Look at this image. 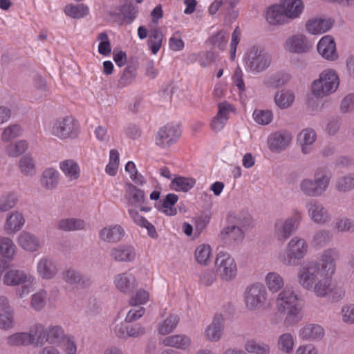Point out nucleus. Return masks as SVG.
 I'll list each match as a JSON object with an SVG mask.
<instances>
[{
    "label": "nucleus",
    "instance_id": "1",
    "mask_svg": "<svg viewBox=\"0 0 354 354\" xmlns=\"http://www.w3.org/2000/svg\"><path fill=\"white\" fill-rule=\"evenodd\" d=\"M339 84V77L335 71H324L319 79L313 82L312 93L317 97H323L334 93Z\"/></svg>",
    "mask_w": 354,
    "mask_h": 354
},
{
    "label": "nucleus",
    "instance_id": "2",
    "mask_svg": "<svg viewBox=\"0 0 354 354\" xmlns=\"http://www.w3.org/2000/svg\"><path fill=\"white\" fill-rule=\"evenodd\" d=\"M50 132L60 140L74 139L80 133V127L73 116L60 117L53 122Z\"/></svg>",
    "mask_w": 354,
    "mask_h": 354
},
{
    "label": "nucleus",
    "instance_id": "3",
    "mask_svg": "<svg viewBox=\"0 0 354 354\" xmlns=\"http://www.w3.org/2000/svg\"><path fill=\"white\" fill-rule=\"evenodd\" d=\"M330 180V176L326 171L317 169L313 180L306 178L300 183V189L308 196L317 197L327 189Z\"/></svg>",
    "mask_w": 354,
    "mask_h": 354
},
{
    "label": "nucleus",
    "instance_id": "4",
    "mask_svg": "<svg viewBox=\"0 0 354 354\" xmlns=\"http://www.w3.org/2000/svg\"><path fill=\"white\" fill-rule=\"evenodd\" d=\"M308 245L304 239L294 237L288 243L286 252L279 255V261L286 266H296L298 260L304 257Z\"/></svg>",
    "mask_w": 354,
    "mask_h": 354
},
{
    "label": "nucleus",
    "instance_id": "5",
    "mask_svg": "<svg viewBox=\"0 0 354 354\" xmlns=\"http://www.w3.org/2000/svg\"><path fill=\"white\" fill-rule=\"evenodd\" d=\"M271 56L263 48L253 46L247 52L245 63L252 71L261 73L269 67L271 64Z\"/></svg>",
    "mask_w": 354,
    "mask_h": 354
},
{
    "label": "nucleus",
    "instance_id": "6",
    "mask_svg": "<svg viewBox=\"0 0 354 354\" xmlns=\"http://www.w3.org/2000/svg\"><path fill=\"white\" fill-rule=\"evenodd\" d=\"M266 289L262 283H256L248 286L244 292L247 308L250 310L260 309L266 303Z\"/></svg>",
    "mask_w": 354,
    "mask_h": 354
},
{
    "label": "nucleus",
    "instance_id": "7",
    "mask_svg": "<svg viewBox=\"0 0 354 354\" xmlns=\"http://www.w3.org/2000/svg\"><path fill=\"white\" fill-rule=\"evenodd\" d=\"M215 265L218 274L222 280L229 281L236 277V264L234 259L228 253L218 252L216 257Z\"/></svg>",
    "mask_w": 354,
    "mask_h": 354
},
{
    "label": "nucleus",
    "instance_id": "8",
    "mask_svg": "<svg viewBox=\"0 0 354 354\" xmlns=\"http://www.w3.org/2000/svg\"><path fill=\"white\" fill-rule=\"evenodd\" d=\"M326 274L317 263H310L299 271V283L306 289H313V286Z\"/></svg>",
    "mask_w": 354,
    "mask_h": 354
},
{
    "label": "nucleus",
    "instance_id": "9",
    "mask_svg": "<svg viewBox=\"0 0 354 354\" xmlns=\"http://www.w3.org/2000/svg\"><path fill=\"white\" fill-rule=\"evenodd\" d=\"M278 311L280 313H286L287 315L285 322L289 325H293L298 323L301 319L300 315L303 307V301L299 298H292L290 297L289 301H281L276 303Z\"/></svg>",
    "mask_w": 354,
    "mask_h": 354
},
{
    "label": "nucleus",
    "instance_id": "10",
    "mask_svg": "<svg viewBox=\"0 0 354 354\" xmlns=\"http://www.w3.org/2000/svg\"><path fill=\"white\" fill-rule=\"evenodd\" d=\"M180 136L177 126L167 124L162 127L156 136V144L162 148H168L176 142Z\"/></svg>",
    "mask_w": 354,
    "mask_h": 354
},
{
    "label": "nucleus",
    "instance_id": "11",
    "mask_svg": "<svg viewBox=\"0 0 354 354\" xmlns=\"http://www.w3.org/2000/svg\"><path fill=\"white\" fill-rule=\"evenodd\" d=\"M299 219L297 216L291 217L286 221L279 219L274 224V233L277 239L285 241L297 229Z\"/></svg>",
    "mask_w": 354,
    "mask_h": 354
},
{
    "label": "nucleus",
    "instance_id": "12",
    "mask_svg": "<svg viewBox=\"0 0 354 354\" xmlns=\"http://www.w3.org/2000/svg\"><path fill=\"white\" fill-rule=\"evenodd\" d=\"M239 222L236 225L227 226L221 231V238L225 243L232 244L243 239L244 234L241 227L248 223V221L245 220L243 224Z\"/></svg>",
    "mask_w": 354,
    "mask_h": 354
},
{
    "label": "nucleus",
    "instance_id": "13",
    "mask_svg": "<svg viewBox=\"0 0 354 354\" xmlns=\"http://www.w3.org/2000/svg\"><path fill=\"white\" fill-rule=\"evenodd\" d=\"M125 199L135 207L141 206L145 203L146 198L145 192L130 182L124 183Z\"/></svg>",
    "mask_w": 354,
    "mask_h": 354
},
{
    "label": "nucleus",
    "instance_id": "14",
    "mask_svg": "<svg viewBox=\"0 0 354 354\" xmlns=\"http://www.w3.org/2000/svg\"><path fill=\"white\" fill-rule=\"evenodd\" d=\"M317 51L323 57L328 60H335L338 57L334 39L330 35L324 36L319 40Z\"/></svg>",
    "mask_w": 354,
    "mask_h": 354
},
{
    "label": "nucleus",
    "instance_id": "15",
    "mask_svg": "<svg viewBox=\"0 0 354 354\" xmlns=\"http://www.w3.org/2000/svg\"><path fill=\"white\" fill-rule=\"evenodd\" d=\"M286 44L288 50L295 53H306L312 48V44L308 41L306 37L301 34L288 38Z\"/></svg>",
    "mask_w": 354,
    "mask_h": 354
},
{
    "label": "nucleus",
    "instance_id": "16",
    "mask_svg": "<svg viewBox=\"0 0 354 354\" xmlns=\"http://www.w3.org/2000/svg\"><path fill=\"white\" fill-rule=\"evenodd\" d=\"M334 23L335 21L330 18H313L306 21V28L313 35L322 34L329 30Z\"/></svg>",
    "mask_w": 354,
    "mask_h": 354
},
{
    "label": "nucleus",
    "instance_id": "17",
    "mask_svg": "<svg viewBox=\"0 0 354 354\" xmlns=\"http://www.w3.org/2000/svg\"><path fill=\"white\" fill-rule=\"evenodd\" d=\"M114 283L116 288L125 294L132 292L137 287L136 277L128 272L116 275Z\"/></svg>",
    "mask_w": 354,
    "mask_h": 354
},
{
    "label": "nucleus",
    "instance_id": "18",
    "mask_svg": "<svg viewBox=\"0 0 354 354\" xmlns=\"http://www.w3.org/2000/svg\"><path fill=\"white\" fill-rule=\"evenodd\" d=\"M24 223L25 218L22 213L13 211L8 214L4 229L8 234H15L21 229Z\"/></svg>",
    "mask_w": 354,
    "mask_h": 354
},
{
    "label": "nucleus",
    "instance_id": "19",
    "mask_svg": "<svg viewBox=\"0 0 354 354\" xmlns=\"http://www.w3.org/2000/svg\"><path fill=\"white\" fill-rule=\"evenodd\" d=\"M110 255L116 261L129 262L135 259L136 252L132 246L120 245L111 250Z\"/></svg>",
    "mask_w": 354,
    "mask_h": 354
},
{
    "label": "nucleus",
    "instance_id": "20",
    "mask_svg": "<svg viewBox=\"0 0 354 354\" xmlns=\"http://www.w3.org/2000/svg\"><path fill=\"white\" fill-rule=\"evenodd\" d=\"M292 140L291 134L287 131H279L270 135L268 145L272 151L284 149Z\"/></svg>",
    "mask_w": 354,
    "mask_h": 354
},
{
    "label": "nucleus",
    "instance_id": "21",
    "mask_svg": "<svg viewBox=\"0 0 354 354\" xmlns=\"http://www.w3.org/2000/svg\"><path fill=\"white\" fill-rule=\"evenodd\" d=\"M3 279V283L7 286H20L27 281L28 275L24 270L11 269L5 273Z\"/></svg>",
    "mask_w": 354,
    "mask_h": 354
},
{
    "label": "nucleus",
    "instance_id": "22",
    "mask_svg": "<svg viewBox=\"0 0 354 354\" xmlns=\"http://www.w3.org/2000/svg\"><path fill=\"white\" fill-rule=\"evenodd\" d=\"M285 10L281 5L271 6L266 12V20L272 25L283 24L287 21Z\"/></svg>",
    "mask_w": 354,
    "mask_h": 354
},
{
    "label": "nucleus",
    "instance_id": "23",
    "mask_svg": "<svg viewBox=\"0 0 354 354\" xmlns=\"http://www.w3.org/2000/svg\"><path fill=\"white\" fill-rule=\"evenodd\" d=\"M18 243L24 250L28 252L37 251L39 248L38 239L27 231H23L20 233Z\"/></svg>",
    "mask_w": 354,
    "mask_h": 354
},
{
    "label": "nucleus",
    "instance_id": "24",
    "mask_svg": "<svg viewBox=\"0 0 354 354\" xmlns=\"http://www.w3.org/2000/svg\"><path fill=\"white\" fill-rule=\"evenodd\" d=\"M339 254L337 250L335 248L328 249L324 251L322 256V270L330 272L333 274L335 272V261L339 259Z\"/></svg>",
    "mask_w": 354,
    "mask_h": 354
},
{
    "label": "nucleus",
    "instance_id": "25",
    "mask_svg": "<svg viewBox=\"0 0 354 354\" xmlns=\"http://www.w3.org/2000/svg\"><path fill=\"white\" fill-rule=\"evenodd\" d=\"M324 329L317 324H308L299 332V337L306 340H319L324 336Z\"/></svg>",
    "mask_w": 354,
    "mask_h": 354
},
{
    "label": "nucleus",
    "instance_id": "26",
    "mask_svg": "<svg viewBox=\"0 0 354 354\" xmlns=\"http://www.w3.org/2000/svg\"><path fill=\"white\" fill-rule=\"evenodd\" d=\"M309 214L315 223H324L328 221L329 217L326 210L319 203L310 202L308 204Z\"/></svg>",
    "mask_w": 354,
    "mask_h": 354
},
{
    "label": "nucleus",
    "instance_id": "27",
    "mask_svg": "<svg viewBox=\"0 0 354 354\" xmlns=\"http://www.w3.org/2000/svg\"><path fill=\"white\" fill-rule=\"evenodd\" d=\"M162 342L165 346L185 350L189 346L191 339L185 335H173L165 337Z\"/></svg>",
    "mask_w": 354,
    "mask_h": 354
},
{
    "label": "nucleus",
    "instance_id": "28",
    "mask_svg": "<svg viewBox=\"0 0 354 354\" xmlns=\"http://www.w3.org/2000/svg\"><path fill=\"white\" fill-rule=\"evenodd\" d=\"M223 319L221 315L214 317L212 322L207 327L205 331L207 338L209 340L217 341L222 335L223 329Z\"/></svg>",
    "mask_w": 354,
    "mask_h": 354
},
{
    "label": "nucleus",
    "instance_id": "29",
    "mask_svg": "<svg viewBox=\"0 0 354 354\" xmlns=\"http://www.w3.org/2000/svg\"><path fill=\"white\" fill-rule=\"evenodd\" d=\"M59 182V172L53 168L46 169L41 176V184L43 187L52 190L57 187Z\"/></svg>",
    "mask_w": 354,
    "mask_h": 354
},
{
    "label": "nucleus",
    "instance_id": "30",
    "mask_svg": "<svg viewBox=\"0 0 354 354\" xmlns=\"http://www.w3.org/2000/svg\"><path fill=\"white\" fill-rule=\"evenodd\" d=\"M316 137V133L312 129H306L299 133L297 139L301 145V150L304 154L310 152V146L315 141Z\"/></svg>",
    "mask_w": 354,
    "mask_h": 354
},
{
    "label": "nucleus",
    "instance_id": "31",
    "mask_svg": "<svg viewBox=\"0 0 354 354\" xmlns=\"http://www.w3.org/2000/svg\"><path fill=\"white\" fill-rule=\"evenodd\" d=\"M281 7L285 10L287 19H295L301 13L304 3L301 0H285Z\"/></svg>",
    "mask_w": 354,
    "mask_h": 354
},
{
    "label": "nucleus",
    "instance_id": "32",
    "mask_svg": "<svg viewBox=\"0 0 354 354\" xmlns=\"http://www.w3.org/2000/svg\"><path fill=\"white\" fill-rule=\"evenodd\" d=\"M28 335L30 336V344L36 346H41L46 342V329L41 324L31 327Z\"/></svg>",
    "mask_w": 354,
    "mask_h": 354
},
{
    "label": "nucleus",
    "instance_id": "33",
    "mask_svg": "<svg viewBox=\"0 0 354 354\" xmlns=\"http://www.w3.org/2000/svg\"><path fill=\"white\" fill-rule=\"evenodd\" d=\"M37 271L42 278L52 279L56 275L57 269L51 260L43 258L38 263Z\"/></svg>",
    "mask_w": 354,
    "mask_h": 354
},
{
    "label": "nucleus",
    "instance_id": "34",
    "mask_svg": "<svg viewBox=\"0 0 354 354\" xmlns=\"http://www.w3.org/2000/svg\"><path fill=\"white\" fill-rule=\"evenodd\" d=\"M124 234V231L120 225H115L109 228L104 227L100 232L101 239L109 242H118Z\"/></svg>",
    "mask_w": 354,
    "mask_h": 354
},
{
    "label": "nucleus",
    "instance_id": "35",
    "mask_svg": "<svg viewBox=\"0 0 354 354\" xmlns=\"http://www.w3.org/2000/svg\"><path fill=\"white\" fill-rule=\"evenodd\" d=\"M129 214L133 221L138 225L141 227H145L147 230L148 234L152 238H156L158 234L156 232L155 227L149 223L145 217L140 215L139 213L133 209L129 210Z\"/></svg>",
    "mask_w": 354,
    "mask_h": 354
},
{
    "label": "nucleus",
    "instance_id": "36",
    "mask_svg": "<svg viewBox=\"0 0 354 354\" xmlns=\"http://www.w3.org/2000/svg\"><path fill=\"white\" fill-rule=\"evenodd\" d=\"M56 226L61 230L74 231L83 230L85 227V223L83 220L71 218L59 221Z\"/></svg>",
    "mask_w": 354,
    "mask_h": 354
},
{
    "label": "nucleus",
    "instance_id": "37",
    "mask_svg": "<svg viewBox=\"0 0 354 354\" xmlns=\"http://www.w3.org/2000/svg\"><path fill=\"white\" fill-rule=\"evenodd\" d=\"M63 278L66 282L71 284L80 286H89L91 280L88 277H83L80 272L74 270H67L63 272Z\"/></svg>",
    "mask_w": 354,
    "mask_h": 354
},
{
    "label": "nucleus",
    "instance_id": "38",
    "mask_svg": "<svg viewBox=\"0 0 354 354\" xmlns=\"http://www.w3.org/2000/svg\"><path fill=\"white\" fill-rule=\"evenodd\" d=\"M64 12L71 18L80 19L88 15L89 9L88 7L84 3H80L76 6L68 4L64 8Z\"/></svg>",
    "mask_w": 354,
    "mask_h": 354
},
{
    "label": "nucleus",
    "instance_id": "39",
    "mask_svg": "<svg viewBox=\"0 0 354 354\" xmlns=\"http://www.w3.org/2000/svg\"><path fill=\"white\" fill-rule=\"evenodd\" d=\"M178 196L175 194H168L164 198L159 210H161L167 216H174L177 214V209L174 207L178 202Z\"/></svg>",
    "mask_w": 354,
    "mask_h": 354
},
{
    "label": "nucleus",
    "instance_id": "40",
    "mask_svg": "<svg viewBox=\"0 0 354 354\" xmlns=\"http://www.w3.org/2000/svg\"><path fill=\"white\" fill-rule=\"evenodd\" d=\"M60 169L71 180H77L80 176V167L73 160H66L60 162Z\"/></svg>",
    "mask_w": 354,
    "mask_h": 354
},
{
    "label": "nucleus",
    "instance_id": "41",
    "mask_svg": "<svg viewBox=\"0 0 354 354\" xmlns=\"http://www.w3.org/2000/svg\"><path fill=\"white\" fill-rule=\"evenodd\" d=\"M195 259L200 264L208 265L212 259L210 246L206 244L198 245L195 250Z\"/></svg>",
    "mask_w": 354,
    "mask_h": 354
},
{
    "label": "nucleus",
    "instance_id": "42",
    "mask_svg": "<svg viewBox=\"0 0 354 354\" xmlns=\"http://www.w3.org/2000/svg\"><path fill=\"white\" fill-rule=\"evenodd\" d=\"M16 246L12 239L8 237L0 238V254L4 258L12 260L15 254Z\"/></svg>",
    "mask_w": 354,
    "mask_h": 354
},
{
    "label": "nucleus",
    "instance_id": "43",
    "mask_svg": "<svg viewBox=\"0 0 354 354\" xmlns=\"http://www.w3.org/2000/svg\"><path fill=\"white\" fill-rule=\"evenodd\" d=\"M277 348L282 353L289 354L292 352L294 348V339L289 333L281 335L277 341Z\"/></svg>",
    "mask_w": 354,
    "mask_h": 354
},
{
    "label": "nucleus",
    "instance_id": "44",
    "mask_svg": "<svg viewBox=\"0 0 354 354\" xmlns=\"http://www.w3.org/2000/svg\"><path fill=\"white\" fill-rule=\"evenodd\" d=\"M195 184V179L182 176L176 177L171 181V185L176 191H183L184 192L190 190Z\"/></svg>",
    "mask_w": 354,
    "mask_h": 354
},
{
    "label": "nucleus",
    "instance_id": "45",
    "mask_svg": "<svg viewBox=\"0 0 354 354\" xmlns=\"http://www.w3.org/2000/svg\"><path fill=\"white\" fill-rule=\"evenodd\" d=\"M295 100L294 94L290 91L283 90L276 93L274 102L281 109H286L290 106Z\"/></svg>",
    "mask_w": 354,
    "mask_h": 354
},
{
    "label": "nucleus",
    "instance_id": "46",
    "mask_svg": "<svg viewBox=\"0 0 354 354\" xmlns=\"http://www.w3.org/2000/svg\"><path fill=\"white\" fill-rule=\"evenodd\" d=\"M162 33L159 28H153L150 31L148 44L153 54H156L160 50L162 41Z\"/></svg>",
    "mask_w": 354,
    "mask_h": 354
},
{
    "label": "nucleus",
    "instance_id": "47",
    "mask_svg": "<svg viewBox=\"0 0 354 354\" xmlns=\"http://www.w3.org/2000/svg\"><path fill=\"white\" fill-rule=\"evenodd\" d=\"M290 75L286 73H277L265 81V84L270 88H279L285 85L290 80Z\"/></svg>",
    "mask_w": 354,
    "mask_h": 354
},
{
    "label": "nucleus",
    "instance_id": "48",
    "mask_svg": "<svg viewBox=\"0 0 354 354\" xmlns=\"http://www.w3.org/2000/svg\"><path fill=\"white\" fill-rule=\"evenodd\" d=\"M179 317L176 315H170L158 327V333L160 335H167L171 333L177 326Z\"/></svg>",
    "mask_w": 354,
    "mask_h": 354
},
{
    "label": "nucleus",
    "instance_id": "49",
    "mask_svg": "<svg viewBox=\"0 0 354 354\" xmlns=\"http://www.w3.org/2000/svg\"><path fill=\"white\" fill-rule=\"evenodd\" d=\"M266 284L270 291L276 292L284 285L283 278L277 272H270L266 277Z\"/></svg>",
    "mask_w": 354,
    "mask_h": 354
},
{
    "label": "nucleus",
    "instance_id": "50",
    "mask_svg": "<svg viewBox=\"0 0 354 354\" xmlns=\"http://www.w3.org/2000/svg\"><path fill=\"white\" fill-rule=\"evenodd\" d=\"M245 349L250 353L269 354L270 348L264 343H258L254 340H249L245 344Z\"/></svg>",
    "mask_w": 354,
    "mask_h": 354
},
{
    "label": "nucleus",
    "instance_id": "51",
    "mask_svg": "<svg viewBox=\"0 0 354 354\" xmlns=\"http://www.w3.org/2000/svg\"><path fill=\"white\" fill-rule=\"evenodd\" d=\"M30 342L28 333H17L7 337V344L11 346H28Z\"/></svg>",
    "mask_w": 354,
    "mask_h": 354
},
{
    "label": "nucleus",
    "instance_id": "52",
    "mask_svg": "<svg viewBox=\"0 0 354 354\" xmlns=\"http://www.w3.org/2000/svg\"><path fill=\"white\" fill-rule=\"evenodd\" d=\"M136 69L137 66L136 64H128L118 80L119 86L124 87L131 84L136 77Z\"/></svg>",
    "mask_w": 354,
    "mask_h": 354
},
{
    "label": "nucleus",
    "instance_id": "53",
    "mask_svg": "<svg viewBox=\"0 0 354 354\" xmlns=\"http://www.w3.org/2000/svg\"><path fill=\"white\" fill-rule=\"evenodd\" d=\"M228 39L229 34L226 31L221 30L213 35L209 40L211 44L214 47H216L220 50H224Z\"/></svg>",
    "mask_w": 354,
    "mask_h": 354
},
{
    "label": "nucleus",
    "instance_id": "54",
    "mask_svg": "<svg viewBox=\"0 0 354 354\" xmlns=\"http://www.w3.org/2000/svg\"><path fill=\"white\" fill-rule=\"evenodd\" d=\"M18 201L17 195L9 193L0 197V213L8 211L14 207Z\"/></svg>",
    "mask_w": 354,
    "mask_h": 354
},
{
    "label": "nucleus",
    "instance_id": "55",
    "mask_svg": "<svg viewBox=\"0 0 354 354\" xmlns=\"http://www.w3.org/2000/svg\"><path fill=\"white\" fill-rule=\"evenodd\" d=\"M28 148V144L25 140H20L15 144L9 145L6 148L7 153L12 157H17L24 153Z\"/></svg>",
    "mask_w": 354,
    "mask_h": 354
},
{
    "label": "nucleus",
    "instance_id": "56",
    "mask_svg": "<svg viewBox=\"0 0 354 354\" xmlns=\"http://www.w3.org/2000/svg\"><path fill=\"white\" fill-rule=\"evenodd\" d=\"M64 335V330L59 326H52L46 328V342L55 343Z\"/></svg>",
    "mask_w": 354,
    "mask_h": 354
},
{
    "label": "nucleus",
    "instance_id": "57",
    "mask_svg": "<svg viewBox=\"0 0 354 354\" xmlns=\"http://www.w3.org/2000/svg\"><path fill=\"white\" fill-rule=\"evenodd\" d=\"M354 188V175H348L340 178L336 184V189L342 192H348Z\"/></svg>",
    "mask_w": 354,
    "mask_h": 354
},
{
    "label": "nucleus",
    "instance_id": "58",
    "mask_svg": "<svg viewBox=\"0 0 354 354\" xmlns=\"http://www.w3.org/2000/svg\"><path fill=\"white\" fill-rule=\"evenodd\" d=\"M254 120L259 124L266 125L272 120V113L269 110H255L253 113Z\"/></svg>",
    "mask_w": 354,
    "mask_h": 354
},
{
    "label": "nucleus",
    "instance_id": "59",
    "mask_svg": "<svg viewBox=\"0 0 354 354\" xmlns=\"http://www.w3.org/2000/svg\"><path fill=\"white\" fill-rule=\"evenodd\" d=\"M327 274L322 277L316 283L314 284V291L317 296L324 297L327 295L330 285L329 279L326 277Z\"/></svg>",
    "mask_w": 354,
    "mask_h": 354
},
{
    "label": "nucleus",
    "instance_id": "60",
    "mask_svg": "<svg viewBox=\"0 0 354 354\" xmlns=\"http://www.w3.org/2000/svg\"><path fill=\"white\" fill-rule=\"evenodd\" d=\"M97 40L100 42L98 46V52L100 54L106 56L111 52L110 41L106 32H101L97 37Z\"/></svg>",
    "mask_w": 354,
    "mask_h": 354
},
{
    "label": "nucleus",
    "instance_id": "61",
    "mask_svg": "<svg viewBox=\"0 0 354 354\" xmlns=\"http://www.w3.org/2000/svg\"><path fill=\"white\" fill-rule=\"evenodd\" d=\"M21 171L26 175L35 172V164L32 157L29 155L23 156L19 160Z\"/></svg>",
    "mask_w": 354,
    "mask_h": 354
},
{
    "label": "nucleus",
    "instance_id": "62",
    "mask_svg": "<svg viewBox=\"0 0 354 354\" xmlns=\"http://www.w3.org/2000/svg\"><path fill=\"white\" fill-rule=\"evenodd\" d=\"M149 293L143 289H140L136 294L131 296L129 299V304L134 306H140L145 304L149 300Z\"/></svg>",
    "mask_w": 354,
    "mask_h": 354
},
{
    "label": "nucleus",
    "instance_id": "63",
    "mask_svg": "<svg viewBox=\"0 0 354 354\" xmlns=\"http://www.w3.org/2000/svg\"><path fill=\"white\" fill-rule=\"evenodd\" d=\"M21 128L18 124L10 125L6 128L2 134L1 139L4 142H7L11 139H13L21 134Z\"/></svg>",
    "mask_w": 354,
    "mask_h": 354
},
{
    "label": "nucleus",
    "instance_id": "64",
    "mask_svg": "<svg viewBox=\"0 0 354 354\" xmlns=\"http://www.w3.org/2000/svg\"><path fill=\"white\" fill-rule=\"evenodd\" d=\"M46 292L40 291L32 295L31 305L36 310L42 309L46 305Z\"/></svg>",
    "mask_w": 354,
    "mask_h": 354
}]
</instances>
